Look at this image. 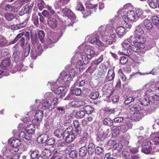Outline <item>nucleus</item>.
Listing matches in <instances>:
<instances>
[{
    "label": "nucleus",
    "mask_w": 159,
    "mask_h": 159,
    "mask_svg": "<svg viewBox=\"0 0 159 159\" xmlns=\"http://www.w3.org/2000/svg\"><path fill=\"white\" fill-rule=\"evenodd\" d=\"M20 139L23 140L24 141L29 140L31 138V136L30 135L26 134L24 132H21L19 135Z\"/></svg>",
    "instance_id": "2f4dec72"
},
{
    "label": "nucleus",
    "mask_w": 159,
    "mask_h": 159,
    "mask_svg": "<svg viewBox=\"0 0 159 159\" xmlns=\"http://www.w3.org/2000/svg\"><path fill=\"white\" fill-rule=\"evenodd\" d=\"M71 127H69L64 131L63 139L65 140L66 143H69L73 141L76 137L73 134Z\"/></svg>",
    "instance_id": "9d476101"
},
{
    "label": "nucleus",
    "mask_w": 159,
    "mask_h": 159,
    "mask_svg": "<svg viewBox=\"0 0 159 159\" xmlns=\"http://www.w3.org/2000/svg\"><path fill=\"white\" fill-rule=\"evenodd\" d=\"M89 139L88 134L87 133H84L80 138L79 143L82 146H86Z\"/></svg>",
    "instance_id": "412c9836"
},
{
    "label": "nucleus",
    "mask_w": 159,
    "mask_h": 159,
    "mask_svg": "<svg viewBox=\"0 0 159 159\" xmlns=\"http://www.w3.org/2000/svg\"><path fill=\"white\" fill-rule=\"evenodd\" d=\"M3 159H19V154L16 153V154H11L9 152L2 151Z\"/></svg>",
    "instance_id": "6ab92c4d"
},
{
    "label": "nucleus",
    "mask_w": 159,
    "mask_h": 159,
    "mask_svg": "<svg viewBox=\"0 0 159 159\" xmlns=\"http://www.w3.org/2000/svg\"><path fill=\"white\" fill-rule=\"evenodd\" d=\"M151 137L153 139V141L155 144L159 146V134L158 132L152 133L151 135Z\"/></svg>",
    "instance_id": "cd10ccee"
},
{
    "label": "nucleus",
    "mask_w": 159,
    "mask_h": 159,
    "mask_svg": "<svg viewBox=\"0 0 159 159\" xmlns=\"http://www.w3.org/2000/svg\"><path fill=\"white\" fill-rule=\"evenodd\" d=\"M39 152L37 150H34L30 154L31 158L35 159L39 155Z\"/></svg>",
    "instance_id": "69168bd1"
},
{
    "label": "nucleus",
    "mask_w": 159,
    "mask_h": 159,
    "mask_svg": "<svg viewBox=\"0 0 159 159\" xmlns=\"http://www.w3.org/2000/svg\"><path fill=\"white\" fill-rule=\"evenodd\" d=\"M45 36V34L43 31L40 30L39 31L38 33V38L42 43L44 42V38Z\"/></svg>",
    "instance_id": "c03bdc74"
},
{
    "label": "nucleus",
    "mask_w": 159,
    "mask_h": 159,
    "mask_svg": "<svg viewBox=\"0 0 159 159\" xmlns=\"http://www.w3.org/2000/svg\"><path fill=\"white\" fill-rule=\"evenodd\" d=\"M43 115V111L42 110H38L35 113V119L32 121L33 123L35 125L39 124L42 121Z\"/></svg>",
    "instance_id": "4468645a"
},
{
    "label": "nucleus",
    "mask_w": 159,
    "mask_h": 159,
    "mask_svg": "<svg viewBox=\"0 0 159 159\" xmlns=\"http://www.w3.org/2000/svg\"><path fill=\"white\" fill-rule=\"evenodd\" d=\"M109 132V129H107L106 132H104L102 130H100L96 135L97 140L98 141H102L104 140Z\"/></svg>",
    "instance_id": "aec40b11"
},
{
    "label": "nucleus",
    "mask_w": 159,
    "mask_h": 159,
    "mask_svg": "<svg viewBox=\"0 0 159 159\" xmlns=\"http://www.w3.org/2000/svg\"><path fill=\"white\" fill-rule=\"evenodd\" d=\"M54 135L58 138L63 137L64 131L61 129H56L54 132Z\"/></svg>",
    "instance_id": "a19ab883"
},
{
    "label": "nucleus",
    "mask_w": 159,
    "mask_h": 159,
    "mask_svg": "<svg viewBox=\"0 0 159 159\" xmlns=\"http://www.w3.org/2000/svg\"><path fill=\"white\" fill-rule=\"evenodd\" d=\"M115 76V74L114 69L111 68L110 69L108 72L107 75L106 77L108 81H111L113 80Z\"/></svg>",
    "instance_id": "bb28decb"
},
{
    "label": "nucleus",
    "mask_w": 159,
    "mask_h": 159,
    "mask_svg": "<svg viewBox=\"0 0 159 159\" xmlns=\"http://www.w3.org/2000/svg\"><path fill=\"white\" fill-rule=\"evenodd\" d=\"M60 80H62L61 79L59 80V79L58 80L57 82L56 83L52 82V83H50L48 82V85L50 84L51 87V90L53 91L56 94H60L61 93L62 94H63L65 95V93L63 91L66 89V86H60L57 87V83L60 81Z\"/></svg>",
    "instance_id": "1a4fd4ad"
},
{
    "label": "nucleus",
    "mask_w": 159,
    "mask_h": 159,
    "mask_svg": "<svg viewBox=\"0 0 159 159\" xmlns=\"http://www.w3.org/2000/svg\"><path fill=\"white\" fill-rule=\"evenodd\" d=\"M10 66V61L8 59L4 60L0 62V69L4 71L7 69Z\"/></svg>",
    "instance_id": "4be33fe9"
},
{
    "label": "nucleus",
    "mask_w": 159,
    "mask_h": 159,
    "mask_svg": "<svg viewBox=\"0 0 159 159\" xmlns=\"http://www.w3.org/2000/svg\"><path fill=\"white\" fill-rule=\"evenodd\" d=\"M43 52V50L39 46H38L37 50H34L33 48L32 49L30 54L31 58L33 59H36L38 56L41 54Z\"/></svg>",
    "instance_id": "a211bd4d"
},
{
    "label": "nucleus",
    "mask_w": 159,
    "mask_h": 159,
    "mask_svg": "<svg viewBox=\"0 0 159 159\" xmlns=\"http://www.w3.org/2000/svg\"><path fill=\"white\" fill-rule=\"evenodd\" d=\"M120 141L118 140H111L109 141V142L113 146V147L118 149V148L120 149H121L123 148V146L122 145V143H119Z\"/></svg>",
    "instance_id": "393cba45"
},
{
    "label": "nucleus",
    "mask_w": 159,
    "mask_h": 159,
    "mask_svg": "<svg viewBox=\"0 0 159 159\" xmlns=\"http://www.w3.org/2000/svg\"><path fill=\"white\" fill-rule=\"evenodd\" d=\"M58 36L57 33H52L48 36L49 40L48 41V43L49 45L48 47H47L46 45H44V48H47L48 47L51 48L52 47L50 44L56 43L58 40Z\"/></svg>",
    "instance_id": "2eb2a0df"
},
{
    "label": "nucleus",
    "mask_w": 159,
    "mask_h": 159,
    "mask_svg": "<svg viewBox=\"0 0 159 159\" xmlns=\"http://www.w3.org/2000/svg\"><path fill=\"white\" fill-rule=\"evenodd\" d=\"M122 158L123 159H131L132 158V155L129 152L125 151L123 152Z\"/></svg>",
    "instance_id": "6e6d98bb"
},
{
    "label": "nucleus",
    "mask_w": 159,
    "mask_h": 159,
    "mask_svg": "<svg viewBox=\"0 0 159 159\" xmlns=\"http://www.w3.org/2000/svg\"><path fill=\"white\" fill-rule=\"evenodd\" d=\"M114 29V28L112 27L111 25H107L106 26H101L99 28L98 33H95L93 34L87 36L86 38V40L96 45L99 51H103L105 49L106 45L99 40L98 34L101 36L103 41L110 45L112 43L114 39L116 38V34H112Z\"/></svg>",
    "instance_id": "f257e3e1"
},
{
    "label": "nucleus",
    "mask_w": 159,
    "mask_h": 159,
    "mask_svg": "<svg viewBox=\"0 0 159 159\" xmlns=\"http://www.w3.org/2000/svg\"><path fill=\"white\" fill-rule=\"evenodd\" d=\"M142 110L139 106L137 105H134L132 107L130 108V110L131 111L136 112Z\"/></svg>",
    "instance_id": "13d9d810"
},
{
    "label": "nucleus",
    "mask_w": 159,
    "mask_h": 159,
    "mask_svg": "<svg viewBox=\"0 0 159 159\" xmlns=\"http://www.w3.org/2000/svg\"><path fill=\"white\" fill-rule=\"evenodd\" d=\"M80 71L79 68H70L68 71L63 70L60 73L61 77L59 80L61 79L62 82L60 84H65L66 86H69L71 79L79 73Z\"/></svg>",
    "instance_id": "20e7f679"
},
{
    "label": "nucleus",
    "mask_w": 159,
    "mask_h": 159,
    "mask_svg": "<svg viewBox=\"0 0 159 159\" xmlns=\"http://www.w3.org/2000/svg\"><path fill=\"white\" fill-rule=\"evenodd\" d=\"M21 141L19 139L13 138L11 139V142L10 143L11 145L15 147H18L21 144Z\"/></svg>",
    "instance_id": "c9c22d12"
},
{
    "label": "nucleus",
    "mask_w": 159,
    "mask_h": 159,
    "mask_svg": "<svg viewBox=\"0 0 159 159\" xmlns=\"http://www.w3.org/2000/svg\"><path fill=\"white\" fill-rule=\"evenodd\" d=\"M55 142L54 138L49 137V138L48 139L46 144L48 145H52Z\"/></svg>",
    "instance_id": "4d7b16f0"
},
{
    "label": "nucleus",
    "mask_w": 159,
    "mask_h": 159,
    "mask_svg": "<svg viewBox=\"0 0 159 159\" xmlns=\"http://www.w3.org/2000/svg\"><path fill=\"white\" fill-rule=\"evenodd\" d=\"M123 20L122 21V24L124 27L126 28H130L131 27L128 20L132 21H136L137 17L135 16V13L133 11H129L127 13V16L124 15L122 17Z\"/></svg>",
    "instance_id": "423d86ee"
},
{
    "label": "nucleus",
    "mask_w": 159,
    "mask_h": 159,
    "mask_svg": "<svg viewBox=\"0 0 159 159\" xmlns=\"http://www.w3.org/2000/svg\"><path fill=\"white\" fill-rule=\"evenodd\" d=\"M143 26L147 29L150 30L152 27V25L150 20L148 19H145L143 22Z\"/></svg>",
    "instance_id": "4c0bfd02"
},
{
    "label": "nucleus",
    "mask_w": 159,
    "mask_h": 159,
    "mask_svg": "<svg viewBox=\"0 0 159 159\" xmlns=\"http://www.w3.org/2000/svg\"><path fill=\"white\" fill-rule=\"evenodd\" d=\"M85 112L84 110L77 111L75 113V116L78 118H82L85 116Z\"/></svg>",
    "instance_id": "3c124183"
},
{
    "label": "nucleus",
    "mask_w": 159,
    "mask_h": 159,
    "mask_svg": "<svg viewBox=\"0 0 159 159\" xmlns=\"http://www.w3.org/2000/svg\"><path fill=\"white\" fill-rule=\"evenodd\" d=\"M130 138V136L126 134V135L125 136H121L120 138L119 139V141L121 142L124 144L126 145H127L129 143V140Z\"/></svg>",
    "instance_id": "7c9ffc66"
},
{
    "label": "nucleus",
    "mask_w": 159,
    "mask_h": 159,
    "mask_svg": "<svg viewBox=\"0 0 159 159\" xmlns=\"http://www.w3.org/2000/svg\"><path fill=\"white\" fill-rule=\"evenodd\" d=\"M63 152L59 149H55L52 151V154L54 157H61L62 155Z\"/></svg>",
    "instance_id": "e433bc0d"
},
{
    "label": "nucleus",
    "mask_w": 159,
    "mask_h": 159,
    "mask_svg": "<svg viewBox=\"0 0 159 159\" xmlns=\"http://www.w3.org/2000/svg\"><path fill=\"white\" fill-rule=\"evenodd\" d=\"M156 2H157V1L152 0L148 2V4L150 7L153 9L156 8L158 5V4L156 3Z\"/></svg>",
    "instance_id": "bf43d9fd"
},
{
    "label": "nucleus",
    "mask_w": 159,
    "mask_h": 159,
    "mask_svg": "<svg viewBox=\"0 0 159 159\" xmlns=\"http://www.w3.org/2000/svg\"><path fill=\"white\" fill-rule=\"evenodd\" d=\"M49 138V136L47 134H43L41 135L38 137V139L40 140L42 143H46L48 139Z\"/></svg>",
    "instance_id": "37998d69"
},
{
    "label": "nucleus",
    "mask_w": 159,
    "mask_h": 159,
    "mask_svg": "<svg viewBox=\"0 0 159 159\" xmlns=\"http://www.w3.org/2000/svg\"><path fill=\"white\" fill-rule=\"evenodd\" d=\"M8 45L7 41L2 36H0V47L7 46Z\"/></svg>",
    "instance_id": "8fccbe9b"
},
{
    "label": "nucleus",
    "mask_w": 159,
    "mask_h": 159,
    "mask_svg": "<svg viewBox=\"0 0 159 159\" xmlns=\"http://www.w3.org/2000/svg\"><path fill=\"white\" fill-rule=\"evenodd\" d=\"M133 118L136 121H139L143 116V113L140 111L134 112L132 116Z\"/></svg>",
    "instance_id": "b1692460"
},
{
    "label": "nucleus",
    "mask_w": 159,
    "mask_h": 159,
    "mask_svg": "<svg viewBox=\"0 0 159 159\" xmlns=\"http://www.w3.org/2000/svg\"><path fill=\"white\" fill-rule=\"evenodd\" d=\"M89 7V8L90 9H92L93 8L97 9V7H98L99 10H102L103 9L104 7V4L102 2H100L98 4H96L93 6H87Z\"/></svg>",
    "instance_id": "a18cd8bd"
},
{
    "label": "nucleus",
    "mask_w": 159,
    "mask_h": 159,
    "mask_svg": "<svg viewBox=\"0 0 159 159\" xmlns=\"http://www.w3.org/2000/svg\"><path fill=\"white\" fill-rule=\"evenodd\" d=\"M82 55L79 53H76L72 58L70 62L71 63H73L75 61H76V68H79L80 69L81 66H82L83 64L84 61L81 60Z\"/></svg>",
    "instance_id": "9b49d317"
},
{
    "label": "nucleus",
    "mask_w": 159,
    "mask_h": 159,
    "mask_svg": "<svg viewBox=\"0 0 159 159\" xmlns=\"http://www.w3.org/2000/svg\"><path fill=\"white\" fill-rule=\"evenodd\" d=\"M111 98V100L112 101L114 102H117L119 100V97L116 93L115 94L114 91H111L110 96H112Z\"/></svg>",
    "instance_id": "de8ad7c7"
},
{
    "label": "nucleus",
    "mask_w": 159,
    "mask_h": 159,
    "mask_svg": "<svg viewBox=\"0 0 159 159\" xmlns=\"http://www.w3.org/2000/svg\"><path fill=\"white\" fill-rule=\"evenodd\" d=\"M149 99L150 98H149V97H144V98H143L142 100H140L139 102L141 105L145 106H147L149 104Z\"/></svg>",
    "instance_id": "58836bf2"
},
{
    "label": "nucleus",
    "mask_w": 159,
    "mask_h": 159,
    "mask_svg": "<svg viewBox=\"0 0 159 159\" xmlns=\"http://www.w3.org/2000/svg\"><path fill=\"white\" fill-rule=\"evenodd\" d=\"M125 27L120 26L117 27L116 29L117 34L120 37H121L125 35L126 33V30Z\"/></svg>",
    "instance_id": "a878e982"
},
{
    "label": "nucleus",
    "mask_w": 159,
    "mask_h": 159,
    "mask_svg": "<svg viewBox=\"0 0 159 159\" xmlns=\"http://www.w3.org/2000/svg\"><path fill=\"white\" fill-rule=\"evenodd\" d=\"M134 99V97L131 94V96L130 97H129L127 98L126 99L124 102V104L125 105H127L130 103L131 102H134L135 103L136 102H135V101Z\"/></svg>",
    "instance_id": "09e8293b"
},
{
    "label": "nucleus",
    "mask_w": 159,
    "mask_h": 159,
    "mask_svg": "<svg viewBox=\"0 0 159 159\" xmlns=\"http://www.w3.org/2000/svg\"><path fill=\"white\" fill-rule=\"evenodd\" d=\"M48 26L52 29L55 28L58 25L57 21L53 18H49L48 20Z\"/></svg>",
    "instance_id": "5701e85b"
},
{
    "label": "nucleus",
    "mask_w": 159,
    "mask_h": 159,
    "mask_svg": "<svg viewBox=\"0 0 159 159\" xmlns=\"http://www.w3.org/2000/svg\"><path fill=\"white\" fill-rule=\"evenodd\" d=\"M134 38L133 36H130L128 38L125 40L121 44L122 47L124 49V52H122L121 54L128 56L130 58L134 56L133 52H139L141 51L143 48L137 47L135 48L134 44H131L133 42Z\"/></svg>",
    "instance_id": "7ed1b4c3"
},
{
    "label": "nucleus",
    "mask_w": 159,
    "mask_h": 159,
    "mask_svg": "<svg viewBox=\"0 0 159 159\" xmlns=\"http://www.w3.org/2000/svg\"><path fill=\"white\" fill-rule=\"evenodd\" d=\"M71 90L76 96H80L82 93L81 89L79 88L72 87Z\"/></svg>",
    "instance_id": "864d4df0"
},
{
    "label": "nucleus",
    "mask_w": 159,
    "mask_h": 159,
    "mask_svg": "<svg viewBox=\"0 0 159 159\" xmlns=\"http://www.w3.org/2000/svg\"><path fill=\"white\" fill-rule=\"evenodd\" d=\"M152 150V148L151 146L147 145L144 147L141 150V151L143 152L146 154H149L150 152Z\"/></svg>",
    "instance_id": "5fc2aeb1"
},
{
    "label": "nucleus",
    "mask_w": 159,
    "mask_h": 159,
    "mask_svg": "<svg viewBox=\"0 0 159 159\" xmlns=\"http://www.w3.org/2000/svg\"><path fill=\"white\" fill-rule=\"evenodd\" d=\"M121 131L119 127H115L113 128L111 131L112 136L114 137H116L120 134Z\"/></svg>",
    "instance_id": "ea45409f"
},
{
    "label": "nucleus",
    "mask_w": 159,
    "mask_h": 159,
    "mask_svg": "<svg viewBox=\"0 0 159 159\" xmlns=\"http://www.w3.org/2000/svg\"><path fill=\"white\" fill-rule=\"evenodd\" d=\"M28 22V20H25L22 22L20 24H17V27L18 28V29H21L23 27H25L27 25Z\"/></svg>",
    "instance_id": "e2e57ef3"
},
{
    "label": "nucleus",
    "mask_w": 159,
    "mask_h": 159,
    "mask_svg": "<svg viewBox=\"0 0 159 159\" xmlns=\"http://www.w3.org/2000/svg\"><path fill=\"white\" fill-rule=\"evenodd\" d=\"M5 10L8 11L14 12L15 11V9L14 7L9 4L5 6Z\"/></svg>",
    "instance_id": "338daca9"
},
{
    "label": "nucleus",
    "mask_w": 159,
    "mask_h": 159,
    "mask_svg": "<svg viewBox=\"0 0 159 159\" xmlns=\"http://www.w3.org/2000/svg\"><path fill=\"white\" fill-rule=\"evenodd\" d=\"M104 125L107 126H110L113 125V120L109 117H107L103 120Z\"/></svg>",
    "instance_id": "f704fd0d"
},
{
    "label": "nucleus",
    "mask_w": 159,
    "mask_h": 159,
    "mask_svg": "<svg viewBox=\"0 0 159 159\" xmlns=\"http://www.w3.org/2000/svg\"><path fill=\"white\" fill-rule=\"evenodd\" d=\"M144 91L142 89L134 91L132 93V94L134 99V100L135 101V102H139L142 99V97H144Z\"/></svg>",
    "instance_id": "f8f14e48"
},
{
    "label": "nucleus",
    "mask_w": 159,
    "mask_h": 159,
    "mask_svg": "<svg viewBox=\"0 0 159 159\" xmlns=\"http://www.w3.org/2000/svg\"><path fill=\"white\" fill-rule=\"evenodd\" d=\"M118 74L120 75V77L123 81H125L126 79V77L125 75L123 73L121 69H119L118 70Z\"/></svg>",
    "instance_id": "052dcab7"
},
{
    "label": "nucleus",
    "mask_w": 159,
    "mask_h": 159,
    "mask_svg": "<svg viewBox=\"0 0 159 159\" xmlns=\"http://www.w3.org/2000/svg\"><path fill=\"white\" fill-rule=\"evenodd\" d=\"M77 152L76 151H71L69 153V157L73 159H75L77 157Z\"/></svg>",
    "instance_id": "680f3d73"
},
{
    "label": "nucleus",
    "mask_w": 159,
    "mask_h": 159,
    "mask_svg": "<svg viewBox=\"0 0 159 159\" xmlns=\"http://www.w3.org/2000/svg\"><path fill=\"white\" fill-rule=\"evenodd\" d=\"M103 57L102 55H101L97 59L94 60L90 66L88 68L90 73H92L96 67L103 60Z\"/></svg>",
    "instance_id": "ddd939ff"
},
{
    "label": "nucleus",
    "mask_w": 159,
    "mask_h": 159,
    "mask_svg": "<svg viewBox=\"0 0 159 159\" xmlns=\"http://www.w3.org/2000/svg\"><path fill=\"white\" fill-rule=\"evenodd\" d=\"M62 12L65 16L69 18L70 20H75V16L73 12L69 9L65 8L62 9Z\"/></svg>",
    "instance_id": "dca6fc26"
},
{
    "label": "nucleus",
    "mask_w": 159,
    "mask_h": 159,
    "mask_svg": "<svg viewBox=\"0 0 159 159\" xmlns=\"http://www.w3.org/2000/svg\"><path fill=\"white\" fill-rule=\"evenodd\" d=\"M5 17L7 20L11 21L16 17L15 15L12 14L7 13L5 15Z\"/></svg>",
    "instance_id": "603ef678"
},
{
    "label": "nucleus",
    "mask_w": 159,
    "mask_h": 159,
    "mask_svg": "<svg viewBox=\"0 0 159 159\" xmlns=\"http://www.w3.org/2000/svg\"><path fill=\"white\" fill-rule=\"evenodd\" d=\"M144 31L141 26L138 25L136 27L134 31V40L133 43L134 44L135 48L138 47L144 48L145 47L144 43L146 41V39L143 36Z\"/></svg>",
    "instance_id": "39448f33"
},
{
    "label": "nucleus",
    "mask_w": 159,
    "mask_h": 159,
    "mask_svg": "<svg viewBox=\"0 0 159 159\" xmlns=\"http://www.w3.org/2000/svg\"><path fill=\"white\" fill-rule=\"evenodd\" d=\"M84 54L85 55H82V59L83 61L87 62L90 59L94 57L95 55V52L89 46L86 45L84 47Z\"/></svg>",
    "instance_id": "6e6552de"
},
{
    "label": "nucleus",
    "mask_w": 159,
    "mask_h": 159,
    "mask_svg": "<svg viewBox=\"0 0 159 159\" xmlns=\"http://www.w3.org/2000/svg\"><path fill=\"white\" fill-rule=\"evenodd\" d=\"M87 152V147L85 145L83 146L79 150V155L81 157H84L86 155Z\"/></svg>",
    "instance_id": "79ce46f5"
},
{
    "label": "nucleus",
    "mask_w": 159,
    "mask_h": 159,
    "mask_svg": "<svg viewBox=\"0 0 159 159\" xmlns=\"http://www.w3.org/2000/svg\"><path fill=\"white\" fill-rule=\"evenodd\" d=\"M119 127H120V129L121 131L124 133L126 132L127 130L128 129V126L126 124L125 125H121Z\"/></svg>",
    "instance_id": "774afa93"
},
{
    "label": "nucleus",
    "mask_w": 159,
    "mask_h": 159,
    "mask_svg": "<svg viewBox=\"0 0 159 159\" xmlns=\"http://www.w3.org/2000/svg\"><path fill=\"white\" fill-rule=\"evenodd\" d=\"M1 54L5 57H7L9 55V50L7 49H3L1 52Z\"/></svg>",
    "instance_id": "0e129e2a"
},
{
    "label": "nucleus",
    "mask_w": 159,
    "mask_h": 159,
    "mask_svg": "<svg viewBox=\"0 0 159 159\" xmlns=\"http://www.w3.org/2000/svg\"><path fill=\"white\" fill-rule=\"evenodd\" d=\"M30 50V47L29 44L28 45H27L26 47L24 53L19 52L17 51L13 53L12 56L13 61L15 62V63L13 64L14 66L13 68V72L21 70L23 66L22 61L29 55Z\"/></svg>",
    "instance_id": "f03ea898"
},
{
    "label": "nucleus",
    "mask_w": 159,
    "mask_h": 159,
    "mask_svg": "<svg viewBox=\"0 0 159 159\" xmlns=\"http://www.w3.org/2000/svg\"><path fill=\"white\" fill-rule=\"evenodd\" d=\"M25 131L29 134H33L35 132V128L33 124L28 125L25 129Z\"/></svg>",
    "instance_id": "c756f323"
},
{
    "label": "nucleus",
    "mask_w": 159,
    "mask_h": 159,
    "mask_svg": "<svg viewBox=\"0 0 159 159\" xmlns=\"http://www.w3.org/2000/svg\"><path fill=\"white\" fill-rule=\"evenodd\" d=\"M95 148L94 143L92 142L89 143L88 145V152L90 155H92L95 151Z\"/></svg>",
    "instance_id": "473e14b6"
},
{
    "label": "nucleus",
    "mask_w": 159,
    "mask_h": 159,
    "mask_svg": "<svg viewBox=\"0 0 159 159\" xmlns=\"http://www.w3.org/2000/svg\"><path fill=\"white\" fill-rule=\"evenodd\" d=\"M135 13L136 15V17L143 19L145 18L146 16L144 15L143 11L141 9L137 8L135 10Z\"/></svg>",
    "instance_id": "72a5a7b5"
},
{
    "label": "nucleus",
    "mask_w": 159,
    "mask_h": 159,
    "mask_svg": "<svg viewBox=\"0 0 159 159\" xmlns=\"http://www.w3.org/2000/svg\"><path fill=\"white\" fill-rule=\"evenodd\" d=\"M19 149L18 147H15L11 145L5 146L3 148L2 151L9 152L11 154H16L18 152Z\"/></svg>",
    "instance_id": "f3484780"
},
{
    "label": "nucleus",
    "mask_w": 159,
    "mask_h": 159,
    "mask_svg": "<svg viewBox=\"0 0 159 159\" xmlns=\"http://www.w3.org/2000/svg\"><path fill=\"white\" fill-rule=\"evenodd\" d=\"M83 110L86 114H91L93 112V108L90 106H86L84 107Z\"/></svg>",
    "instance_id": "49530a36"
},
{
    "label": "nucleus",
    "mask_w": 159,
    "mask_h": 159,
    "mask_svg": "<svg viewBox=\"0 0 159 159\" xmlns=\"http://www.w3.org/2000/svg\"><path fill=\"white\" fill-rule=\"evenodd\" d=\"M70 104L71 106L74 108L80 107L85 104L84 102L77 100H74L71 102Z\"/></svg>",
    "instance_id": "c85d7f7f"
},
{
    "label": "nucleus",
    "mask_w": 159,
    "mask_h": 159,
    "mask_svg": "<svg viewBox=\"0 0 159 159\" xmlns=\"http://www.w3.org/2000/svg\"><path fill=\"white\" fill-rule=\"evenodd\" d=\"M42 105V108L43 109H48L49 110H52L54 109V106L51 103L45 100H36L34 105L30 107L31 110L32 111L35 110L36 108L40 107Z\"/></svg>",
    "instance_id": "0eeeda50"
}]
</instances>
